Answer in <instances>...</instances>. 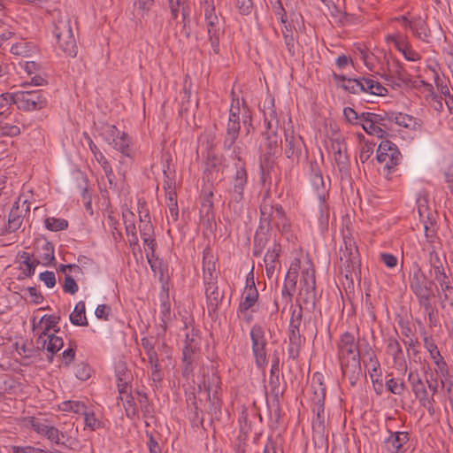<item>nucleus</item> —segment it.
Here are the masks:
<instances>
[{"mask_svg":"<svg viewBox=\"0 0 453 453\" xmlns=\"http://www.w3.org/2000/svg\"><path fill=\"white\" fill-rule=\"evenodd\" d=\"M35 344L38 349H46L50 353L47 359L50 362H52L54 353L63 348L64 341L61 337L55 335L54 334L42 332L36 339Z\"/></svg>","mask_w":453,"mask_h":453,"instance_id":"nucleus-17","label":"nucleus"},{"mask_svg":"<svg viewBox=\"0 0 453 453\" xmlns=\"http://www.w3.org/2000/svg\"><path fill=\"white\" fill-rule=\"evenodd\" d=\"M337 350L342 374L355 385L362 373L358 342L352 334L345 332L337 343Z\"/></svg>","mask_w":453,"mask_h":453,"instance_id":"nucleus-1","label":"nucleus"},{"mask_svg":"<svg viewBox=\"0 0 453 453\" xmlns=\"http://www.w3.org/2000/svg\"><path fill=\"white\" fill-rule=\"evenodd\" d=\"M268 242V237L265 233L257 231L254 236L253 255L260 257Z\"/></svg>","mask_w":453,"mask_h":453,"instance_id":"nucleus-34","label":"nucleus"},{"mask_svg":"<svg viewBox=\"0 0 453 453\" xmlns=\"http://www.w3.org/2000/svg\"><path fill=\"white\" fill-rule=\"evenodd\" d=\"M63 290L65 293H69L72 295L75 294L78 291V285L72 276L66 275L65 277Z\"/></svg>","mask_w":453,"mask_h":453,"instance_id":"nucleus-56","label":"nucleus"},{"mask_svg":"<svg viewBox=\"0 0 453 453\" xmlns=\"http://www.w3.org/2000/svg\"><path fill=\"white\" fill-rule=\"evenodd\" d=\"M90 367L88 365L81 363L76 366L75 376L81 380H87L90 377Z\"/></svg>","mask_w":453,"mask_h":453,"instance_id":"nucleus-51","label":"nucleus"},{"mask_svg":"<svg viewBox=\"0 0 453 453\" xmlns=\"http://www.w3.org/2000/svg\"><path fill=\"white\" fill-rule=\"evenodd\" d=\"M401 153L397 146L389 140H382L377 150V159L384 164V168L390 170L400 163Z\"/></svg>","mask_w":453,"mask_h":453,"instance_id":"nucleus-12","label":"nucleus"},{"mask_svg":"<svg viewBox=\"0 0 453 453\" xmlns=\"http://www.w3.org/2000/svg\"><path fill=\"white\" fill-rule=\"evenodd\" d=\"M258 292L257 288H245L242 294V300L239 304V311L242 313L250 310L257 301Z\"/></svg>","mask_w":453,"mask_h":453,"instance_id":"nucleus-29","label":"nucleus"},{"mask_svg":"<svg viewBox=\"0 0 453 453\" xmlns=\"http://www.w3.org/2000/svg\"><path fill=\"white\" fill-rule=\"evenodd\" d=\"M84 414V422L86 426L89 427L91 430H96L101 427V421L98 420L93 412L88 413L86 411L83 412Z\"/></svg>","mask_w":453,"mask_h":453,"instance_id":"nucleus-52","label":"nucleus"},{"mask_svg":"<svg viewBox=\"0 0 453 453\" xmlns=\"http://www.w3.org/2000/svg\"><path fill=\"white\" fill-rule=\"evenodd\" d=\"M315 269L312 264L303 269L300 280V289L297 296V302L300 303L299 309H303V305L306 309H313L316 302L315 290Z\"/></svg>","mask_w":453,"mask_h":453,"instance_id":"nucleus-4","label":"nucleus"},{"mask_svg":"<svg viewBox=\"0 0 453 453\" xmlns=\"http://www.w3.org/2000/svg\"><path fill=\"white\" fill-rule=\"evenodd\" d=\"M381 77L387 81V84L393 88H399L403 84L407 85L411 81L407 71L403 68L400 61L395 58H389L387 60V72L381 74Z\"/></svg>","mask_w":453,"mask_h":453,"instance_id":"nucleus-10","label":"nucleus"},{"mask_svg":"<svg viewBox=\"0 0 453 453\" xmlns=\"http://www.w3.org/2000/svg\"><path fill=\"white\" fill-rule=\"evenodd\" d=\"M43 250V255L42 257V264L44 265H47L51 263L52 260L55 259L54 257V248L53 245L50 242H45L42 246Z\"/></svg>","mask_w":453,"mask_h":453,"instance_id":"nucleus-48","label":"nucleus"},{"mask_svg":"<svg viewBox=\"0 0 453 453\" xmlns=\"http://www.w3.org/2000/svg\"><path fill=\"white\" fill-rule=\"evenodd\" d=\"M12 453H45L44 449L32 446H12Z\"/></svg>","mask_w":453,"mask_h":453,"instance_id":"nucleus-62","label":"nucleus"},{"mask_svg":"<svg viewBox=\"0 0 453 453\" xmlns=\"http://www.w3.org/2000/svg\"><path fill=\"white\" fill-rule=\"evenodd\" d=\"M340 267L345 272V277H352L359 270L360 257L356 243L351 239H344V248L340 249Z\"/></svg>","mask_w":453,"mask_h":453,"instance_id":"nucleus-5","label":"nucleus"},{"mask_svg":"<svg viewBox=\"0 0 453 453\" xmlns=\"http://www.w3.org/2000/svg\"><path fill=\"white\" fill-rule=\"evenodd\" d=\"M298 273L296 269L290 267L285 277V285L295 290L297 282Z\"/></svg>","mask_w":453,"mask_h":453,"instance_id":"nucleus-58","label":"nucleus"},{"mask_svg":"<svg viewBox=\"0 0 453 453\" xmlns=\"http://www.w3.org/2000/svg\"><path fill=\"white\" fill-rule=\"evenodd\" d=\"M204 16V27L215 54L219 52V41L224 35V19L218 15L213 0H200Z\"/></svg>","mask_w":453,"mask_h":453,"instance_id":"nucleus-3","label":"nucleus"},{"mask_svg":"<svg viewBox=\"0 0 453 453\" xmlns=\"http://www.w3.org/2000/svg\"><path fill=\"white\" fill-rule=\"evenodd\" d=\"M408 381L416 398L428 394L426 383L422 380L417 372L411 371L409 372Z\"/></svg>","mask_w":453,"mask_h":453,"instance_id":"nucleus-26","label":"nucleus"},{"mask_svg":"<svg viewBox=\"0 0 453 453\" xmlns=\"http://www.w3.org/2000/svg\"><path fill=\"white\" fill-rule=\"evenodd\" d=\"M363 129L368 134L372 135H375L378 138H383L386 134V130L388 128H384L383 127L374 124L372 125V122H370L368 125H365L363 127Z\"/></svg>","mask_w":453,"mask_h":453,"instance_id":"nucleus-44","label":"nucleus"},{"mask_svg":"<svg viewBox=\"0 0 453 453\" xmlns=\"http://www.w3.org/2000/svg\"><path fill=\"white\" fill-rule=\"evenodd\" d=\"M205 296L209 313L216 312L219 304L222 301L223 295L219 291L217 280L204 281Z\"/></svg>","mask_w":453,"mask_h":453,"instance_id":"nucleus-21","label":"nucleus"},{"mask_svg":"<svg viewBox=\"0 0 453 453\" xmlns=\"http://www.w3.org/2000/svg\"><path fill=\"white\" fill-rule=\"evenodd\" d=\"M52 33L58 47L68 56L75 58L78 52L73 22L68 13L55 10L52 12Z\"/></svg>","mask_w":453,"mask_h":453,"instance_id":"nucleus-2","label":"nucleus"},{"mask_svg":"<svg viewBox=\"0 0 453 453\" xmlns=\"http://www.w3.org/2000/svg\"><path fill=\"white\" fill-rule=\"evenodd\" d=\"M393 122L398 126L410 129H418L421 127V121L411 115L403 113H393Z\"/></svg>","mask_w":453,"mask_h":453,"instance_id":"nucleus-27","label":"nucleus"},{"mask_svg":"<svg viewBox=\"0 0 453 453\" xmlns=\"http://www.w3.org/2000/svg\"><path fill=\"white\" fill-rule=\"evenodd\" d=\"M388 352L393 357L394 360L396 361L403 355V350L399 342L395 338H389L388 342Z\"/></svg>","mask_w":453,"mask_h":453,"instance_id":"nucleus-42","label":"nucleus"},{"mask_svg":"<svg viewBox=\"0 0 453 453\" xmlns=\"http://www.w3.org/2000/svg\"><path fill=\"white\" fill-rule=\"evenodd\" d=\"M70 321L72 324L80 326H87L88 325L84 302L80 301L76 303L73 311L70 314Z\"/></svg>","mask_w":453,"mask_h":453,"instance_id":"nucleus-28","label":"nucleus"},{"mask_svg":"<svg viewBox=\"0 0 453 453\" xmlns=\"http://www.w3.org/2000/svg\"><path fill=\"white\" fill-rule=\"evenodd\" d=\"M45 437L56 444H60V439L64 437V434L55 426H50L49 432H47Z\"/></svg>","mask_w":453,"mask_h":453,"instance_id":"nucleus-61","label":"nucleus"},{"mask_svg":"<svg viewBox=\"0 0 453 453\" xmlns=\"http://www.w3.org/2000/svg\"><path fill=\"white\" fill-rule=\"evenodd\" d=\"M409 441L406 432H389V436L384 441L385 449L388 453H400L404 451L403 445Z\"/></svg>","mask_w":453,"mask_h":453,"instance_id":"nucleus-20","label":"nucleus"},{"mask_svg":"<svg viewBox=\"0 0 453 453\" xmlns=\"http://www.w3.org/2000/svg\"><path fill=\"white\" fill-rule=\"evenodd\" d=\"M365 365L368 368L369 375L373 385L375 386V384H379V386L381 388L382 380H380V374L379 373L380 365L378 360L375 358L374 355H372L369 357L368 363L365 361Z\"/></svg>","mask_w":453,"mask_h":453,"instance_id":"nucleus-31","label":"nucleus"},{"mask_svg":"<svg viewBox=\"0 0 453 453\" xmlns=\"http://www.w3.org/2000/svg\"><path fill=\"white\" fill-rule=\"evenodd\" d=\"M219 377L212 372L211 375L207 377H203V380L202 384L199 385V390L204 391L206 397L210 403V411H214L215 412L220 408V400L217 396V390L219 386Z\"/></svg>","mask_w":453,"mask_h":453,"instance_id":"nucleus-16","label":"nucleus"},{"mask_svg":"<svg viewBox=\"0 0 453 453\" xmlns=\"http://www.w3.org/2000/svg\"><path fill=\"white\" fill-rule=\"evenodd\" d=\"M440 304L442 310H453V282L441 288Z\"/></svg>","mask_w":453,"mask_h":453,"instance_id":"nucleus-30","label":"nucleus"},{"mask_svg":"<svg viewBox=\"0 0 453 453\" xmlns=\"http://www.w3.org/2000/svg\"><path fill=\"white\" fill-rule=\"evenodd\" d=\"M280 245L277 243L275 241L273 242L272 246H270L267 250V252L265 255L264 262L265 264H279V256L280 253Z\"/></svg>","mask_w":453,"mask_h":453,"instance_id":"nucleus-37","label":"nucleus"},{"mask_svg":"<svg viewBox=\"0 0 453 453\" xmlns=\"http://www.w3.org/2000/svg\"><path fill=\"white\" fill-rule=\"evenodd\" d=\"M409 28L418 39L422 41H427L430 36L427 26L422 19L416 20L413 23H409Z\"/></svg>","mask_w":453,"mask_h":453,"instance_id":"nucleus-32","label":"nucleus"},{"mask_svg":"<svg viewBox=\"0 0 453 453\" xmlns=\"http://www.w3.org/2000/svg\"><path fill=\"white\" fill-rule=\"evenodd\" d=\"M434 296V292H427L417 295L416 297L418 298L419 305L425 310L427 309L432 305L431 299Z\"/></svg>","mask_w":453,"mask_h":453,"instance_id":"nucleus-59","label":"nucleus"},{"mask_svg":"<svg viewBox=\"0 0 453 453\" xmlns=\"http://www.w3.org/2000/svg\"><path fill=\"white\" fill-rule=\"evenodd\" d=\"M302 323V311L301 309L294 310L292 312L288 340L289 345L288 349V357L291 359H296L299 357L301 346L304 342L305 339L300 334L299 327Z\"/></svg>","mask_w":453,"mask_h":453,"instance_id":"nucleus-8","label":"nucleus"},{"mask_svg":"<svg viewBox=\"0 0 453 453\" xmlns=\"http://www.w3.org/2000/svg\"><path fill=\"white\" fill-rule=\"evenodd\" d=\"M203 281L217 280L216 263L213 255L210 250L203 251Z\"/></svg>","mask_w":453,"mask_h":453,"instance_id":"nucleus-24","label":"nucleus"},{"mask_svg":"<svg viewBox=\"0 0 453 453\" xmlns=\"http://www.w3.org/2000/svg\"><path fill=\"white\" fill-rule=\"evenodd\" d=\"M20 134V128L16 125L5 124L0 126L1 136H16Z\"/></svg>","mask_w":453,"mask_h":453,"instance_id":"nucleus-53","label":"nucleus"},{"mask_svg":"<svg viewBox=\"0 0 453 453\" xmlns=\"http://www.w3.org/2000/svg\"><path fill=\"white\" fill-rule=\"evenodd\" d=\"M22 222L23 217L19 211V206H13L9 213L8 231L15 232L21 226Z\"/></svg>","mask_w":453,"mask_h":453,"instance_id":"nucleus-33","label":"nucleus"},{"mask_svg":"<svg viewBox=\"0 0 453 453\" xmlns=\"http://www.w3.org/2000/svg\"><path fill=\"white\" fill-rule=\"evenodd\" d=\"M60 318L53 315H44L41 321L44 324V329L42 332L49 333V331L54 328L58 323Z\"/></svg>","mask_w":453,"mask_h":453,"instance_id":"nucleus-54","label":"nucleus"},{"mask_svg":"<svg viewBox=\"0 0 453 453\" xmlns=\"http://www.w3.org/2000/svg\"><path fill=\"white\" fill-rule=\"evenodd\" d=\"M283 152L287 158L296 164H298L303 157H308L306 146L302 136L295 134L293 130L285 131Z\"/></svg>","mask_w":453,"mask_h":453,"instance_id":"nucleus-7","label":"nucleus"},{"mask_svg":"<svg viewBox=\"0 0 453 453\" xmlns=\"http://www.w3.org/2000/svg\"><path fill=\"white\" fill-rule=\"evenodd\" d=\"M15 104L25 111H39L47 104V99L41 89L16 92Z\"/></svg>","mask_w":453,"mask_h":453,"instance_id":"nucleus-9","label":"nucleus"},{"mask_svg":"<svg viewBox=\"0 0 453 453\" xmlns=\"http://www.w3.org/2000/svg\"><path fill=\"white\" fill-rule=\"evenodd\" d=\"M61 410L74 413H83L86 411V405L79 401H66L62 403Z\"/></svg>","mask_w":453,"mask_h":453,"instance_id":"nucleus-39","label":"nucleus"},{"mask_svg":"<svg viewBox=\"0 0 453 453\" xmlns=\"http://www.w3.org/2000/svg\"><path fill=\"white\" fill-rule=\"evenodd\" d=\"M266 130L264 133V135L265 136V139H268V137H279L277 129L279 125V119H275V124L273 123V119H268L267 117H265V119Z\"/></svg>","mask_w":453,"mask_h":453,"instance_id":"nucleus-50","label":"nucleus"},{"mask_svg":"<svg viewBox=\"0 0 453 453\" xmlns=\"http://www.w3.org/2000/svg\"><path fill=\"white\" fill-rule=\"evenodd\" d=\"M144 217L150 219L149 213L147 212ZM140 234L142 241H146V239L148 240L149 238H151L154 234V227L150 223V220H146L142 219V216H140Z\"/></svg>","mask_w":453,"mask_h":453,"instance_id":"nucleus-36","label":"nucleus"},{"mask_svg":"<svg viewBox=\"0 0 453 453\" xmlns=\"http://www.w3.org/2000/svg\"><path fill=\"white\" fill-rule=\"evenodd\" d=\"M273 156H269L266 152L260 160V169L262 173V178L265 180V177L269 175L270 171L273 169L274 165Z\"/></svg>","mask_w":453,"mask_h":453,"instance_id":"nucleus-41","label":"nucleus"},{"mask_svg":"<svg viewBox=\"0 0 453 453\" xmlns=\"http://www.w3.org/2000/svg\"><path fill=\"white\" fill-rule=\"evenodd\" d=\"M156 0H134V11L137 12L138 15L143 17L147 14L153 7ZM186 0H168L171 13L173 19L177 18L180 8H181V14L184 22L188 17V13L185 9Z\"/></svg>","mask_w":453,"mask_h":453,"instance_id":"nucleus-14","label":"nucleus"},{"mask_svg":"<svg viewBox=\"0 0 453 453\" xmlns=\"http://www.w3.org/2000/svg\"><path fill=\"white\" fill-rule=\"evenodd\" d=\"M343 115L348 122L351 124H358V114L354 109L350 107H345L343 109Z\"/></svg>","mask_w":453,"mask_h":453,"instance_id":"nucleus-64","label":"nucleus"},{"mask_svg":"<svg viewBox=\"0 0 453 453\" xmlns=\"http://www.w3.org/2000/svg\"><path fill=\"white\" fill-rule=\"evenodd\" d=\"M372 125L378 124L384 128L388 129V122H393V113L383 112L382 114L373 113L372 118Z\"/></svg>","mask_w":453,"mask_h":453,"instance_id":"nucleus-43","label":"nucleus"},{"mask_svg":"<svg viewBox=\"0 0 453 453\" xmlns=\"http://www.w3.org/2000/svg\"><path fill=\"white\" fill-rule=\"evenodd\" d=\"M312 396L311 400L313 403L312 411L317 414V418L314 421L313 426H317L319 428H324V403H325V395H326V388L322 386L321 383L317 386L312 384Z\"/></svg>","mask_w":453,"mask_h":453,"instance_id":"nucleus-18","label":"nucleus"},{"mask_svg":"<svg viewBox=\"0 0 453 453\" xmlns=\"http://www.w3.org/2000/svg\"><path fill=\"white\" fill-rule=\"evenodd\" d=\"M311 191L318 197L321 205H323L328 194V187L324 180L321 171L318 166L311 165L310 177Z\"/></svg>","mask_w":453,"mask_h":453,"instance_id":"nucleus-19","label":"nucleus"},{"mask_svg":"<svg viewBox=\"0 0 453 453\" xmlns=\"http://www.w3.org/2000/svg\"><path fill=\"white\" fill-rule=\"evenodd\" d=\"M417 399L418 400L419 405L424 407L425 409H426L428 413L431 416H433L434 414V412H435V410L434 407V398L433 396L429 397L428 394H427V395L418 396V397H417Z\"/></svg>","mask_w":453,"mask_h":453,"instance_id":"nucleus-45","label":"nucleus"},{"mask_svg":"<svg viewBox=\"0 0 453 453\" xmlns=\"http://www.w3.org/2000/svg\"><path fill=\"white\" fill-rule=\"evenodd\" d=\"M252 6L253 4L251 0H236L235 3V7L242 15L250 14L252 10Z\"/></svg>","mask_w":453,"mask_h":453,"instance_id":"nucleus-57","label":"nucleus"},{"mask_svg":"<svg viewBox=\"0 0 453 453\" xmlns=\"http://www.w3.org/2000/svg\"><path fill=\"white\" fill-rule=\"evenodd\" d=\"M387 41L392 42L395 47L397 49V50L402 52L404 58L407 59L408 61L415 62L420 59V55L412 49H411L409 43L404 40L403 36L399 35H389L387 36Z\"/></svg>","mask_w":453,"mask_h":453,"instance_id":"nucleus-22","label":"nucleus"},{"mask_svg":"<svg viewBox=\"0 0 453 453\" xmlns=\"http://www.w3.org/2000/svg\"><path fill=\"white\" fill-rule=\"evenodd\" d=\"M108 132L110 136L112 138L113 148L120 151L123 155L129 157L130 142L127 134L126 133H122V134L119 137H118L119 131L117 129L115 126H110Z\"/></svg>","mask_w":453,"mask_h":453,"instance_id":"nucleus-23","label":"nucleus"},{"mask_svg":"<svg viewBox=\"0 0 453 453\" xmlns=\"http://www.w3.org/2000/svg\"><path fill=\"white\" fill-rule=\"evenodd\" d=\"M265 150L269 156H274L279 149V143L281 142V139L280 137H268L265 139Z\"/></svg>","mask_w":453,"mask_h":453,"instance_id":"nucleus-46","label":"nucleus"},{"mask_svg":"<svg viewBox=\"0 0 453 453\" xmlns=\"http://www.w3.org/2000/svg\"><path fill=\"white\" fill-rule=\"evenodd\" d=\"M334 80L337 82L342 81V88L350 93L357 94L364 88L362 84V78L359 79H347L344 75L334 73Z\"/></svg>","mask_w":453,"mask_h":453,"instance_id":"nucleus-25","label":"nucleus"},{"mask_svg":"<svg viewBox=\"0 0 453 453\" xmlns=\"http://www.w3.org/2000/svg\"><path fill=\"white\" fill-rule=\"evenodd\" d=\"M268 383L271 388V393L273 395H274L275 396L282 395L283 391L280 388V369L270 370V377Z\"/></svg>","mask_w":453,"mask_h":453,"instance_id":"nucleus-35","label":"nucleus"},{"mask_svg":"<svg viewBox=\"0 0 453 453\" xmlns=\"http://www.w3.org/2000/svg\"><path fill=\"white\" fill-rule=\"evenodd\" d=\"M250 339L252 342V352L257 368L265 369L267 365L266 358V339L264 328L255 324L250 329Z\"/></svg>","mask_w":453,"mask_h":453,"instance_id":"nucleus-11","label":"nucleus"},{"mask_svg":"<svg viewBox=\"0 0 453 453\" xmlns=\"http://www.w3.org/2000/svg\"><path fill=\"white\" fill-rule=\"evenodd\" d=\"M428 263L430 273L440 288L453 282L445 256H440L434 250H432L429 252Z\"/></svg>","mask_w":453,"mask_h":453,"instance_id":"nucleus-6","label":"nucleus"},{"mask_svg":"<svg viewBox=\"0 0 453 453\" xmlns=\"http://www.w3.org/2000/svg\"><path fill=\"white\" fill-rule=\"evenodd\" d=\"M248 181V174L244 166L236 169L233 178V185L229 190L230 202L229 205H233L234 210L241 209V203L243 199V191Z\"/></svg>","mask_w":453,"mask_h":453,"instance_id":"nucleus-13","label":"nucleus"},{"mask_svg":"<svg viewBox=\"0 0 453 453\" xmlns=\"http://www.w3.org/2000/svg\"><path fill=\"white\" fill-rule=\"evenodd\" d=\"M40 280L44 282L46 287L51 288L56 285V276L53 272L46 271L42 273H40L39 276Z\"/></svg>","mask_w":453,"mask_h":453,"instance_id":"nucleus-60","label":"nucleus"},{"mask_svg":"<svg viewBox=\"0 0 453 453\" xmlns=\"http://www.w3.org/2000/svg\"><path fill=\"white\" fill-rule=\"evenodd\" d=\"M31 426L33 429L41 435L45 436L47 434V432H49L50 426L45 423H42L39 420H32Z\"/></svg>","mask_w":453,"mask_h":453,"instance_id":"nucleus-63","label":"nucleus"},{"mask_svg":"<svg viewBox=\"0 0 453 453\" xmlns=\"http://www.w3.org/2000/svg\"><path fill=\"white\" fill-rule=\"evenodd\" d=\"M410 288L415 296L433 291V280H429L420 265L414 262L410 273Z\"/></svg>","mask_w":453,"mask_h":453,"instance_id":"nucleus-15","label":"nucleus"},{"mask_svg":"<svg viewBox=\"0 0 453 453\" xmlns=\"http://www.w3.org/2000/svg\"><path fill=\"white\" fill-rule=\"evenodd\" d=\"M45 226L50 231L57 232L66 229L68 227V222L64 219L49 217L45 219Z\"/></svg>","mask_w":453,"mask_h":453,"instance_id":"nucleus-38","label":"nucleus"},{"mask_svg":"<svg viewBox=\"0 0 453 453\" xmlns=\"http://www.w3.org/2000/svg\"><path fill=\"white\" fill-rule=\"evenodd\" d=\"M196 349V345L194 343V339L191 338V342L185 343L183 349H182V355H183V361L187 364H190L192 362V356Z\"/></svg>","mask_w":453,"mask_h":453,"instance_id":"nucleus-49","label":"nucleus"},{"mask_svg":"<svg viewBox=\"0 0 453 453\" xmlns=\"http://www.w3.org/2000/svg\"><path fill=\"white\" fill-rule=\"evenodd\" d=\"M387 389L395 395H402L406 387L402 380L390 379L386 381Z\"/></svg>","mask_w":453,"mask_h":453,"instance_id":"nucleus-40","label":"nucleus"},{"mask_svg":"<svg viewBox=\"0 0 453 453\" xmlns=\"http://www.w3.org/2000/svg\"><path fill=\"white\" fill-rule=\"evenodd\" d=\"M15 93H3L0 95V109L8 108L12 104H15Z\"/></svg>","mask_w":453,"mask_h":453,"instance_id":"nucleus-55","label":"nucleus"},{"mask_svg":"<svg viewBox=\"0 0 453 453\" xmlns=\"http://www.w3.org/2000/svg\"><path fill=\"white\" fill-rule=\"evenodd\" d=\"M117 376L119 378L118 389L120 395H123L127 392L126 388L127 386V380L129 379V375L125 371L124 367H121V370H118Z\"/></svg>","mask_w":453,"mask_h":453,"instance_id":"nucleus-47","label":"nucleus"}]
</instances>
